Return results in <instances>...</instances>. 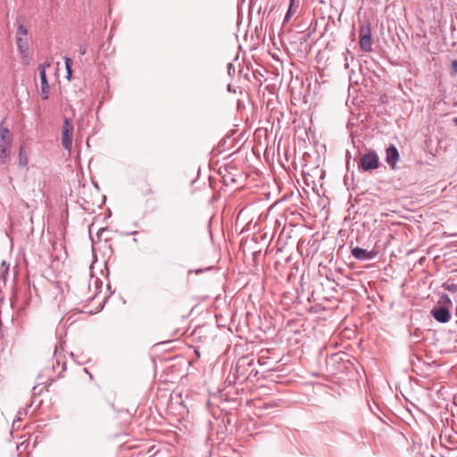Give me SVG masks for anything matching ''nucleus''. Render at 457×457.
I'll return each instance as SVG.
<instances>
[{"label":"nucleus","mask_w":457,"mask_h":457,"mask_svg":"<svg viewBox=\"0 0 457 457\" xmlns=\"http://www.w3.org/2000/svg\"><path fill=\"white\" fill-rule=\"evenodd\" d=\"M360 47L364 52L372 51L370 25H361L360 29Z\"/></svg>","instance_id":"3"},{"label":"nucleus","mask_w":457,"mask_h":457,"mask_svg":"<svg viewBox=\"0 0 457 457\" xmlns=\"http://www.w3.org/2000/svg\"><path fill=\"white\" fill-rule=\"evenodd\" d=\"M211 427L212 428H222L226 427V424L224 423V420H222L221 422H218L216 424L211 423Z\"/></svg>","instance_id":"22"},{"label":"nucleus","mask_w":457,"mask_h":457,"mask_svg":"<svg viewBox=\"0 0 457 457\" xmlns=\"http://www.w3.org/2000/svg\"><path fill=\"white\" fill-rule=\"evenodd\" d=\"M79 51L81 55H84L87 53V47L85 46H79Z\"/></svg>","instance_id":"25"},{"label":"nucleus","mask_w":457,"mask_h":457,"mask_svg":"<svg viewBox=\"0 0 457 457\" xmlns=\"http://www.w3.org/2000/svg\"><path fill=\"white\" fill-rule=\"evenodd\" d=\"M210 237H211V238H212V233L211 230H210Z\"/></svg>","instance_id":"33"},{"label":"nucleus","mask_w":457,"mask_h":457,"mask_svg":"<svg viewBox=\"0 0 457 457\" xmlns=\"http://www.w3.org/2000/svg\"><path fill=\"white\" fill-rule=\"evenodd\" d=\"M224 432H225L224 430H221L220 432L219 430H217V435H220V434L223 435V434H225Z\"/></svg>","instance_id":"30"},{"label":"nucleus","mask_w":457,"mask_h":457,"mask_svg":"<svg viewBox=\"0 0 457 457\" xmlns=\"http://www.w3.org/2000/svg\"><path fill=\"white\" fill-rule=\"evenodd\" d=\"M49 66H50V62H45V63L39 64L38 67H37L38 72L40 73V68L41 67H43L44 68V71H46V67H49Z\"/></svg>","instance_id":"24"},{"label":"nucleus","mask_w":457,"mask_h":457,"mask_svg":"<svg viewBox=\"0 0 457 457\" xmlns=\"http://www.w3.org/2000/svg\"><path fill=\"white\" fill-rule=\"evenodd\" d=\"M453 123L457 126V117L453 119Z\"/></svg>","instance_id":"31"},{"label":"nucleus","mask_w":457,"mask_h":457,"mask_svg":"<svg viewBox=\"0 0 457 457\" xmlns=\"http://www.w3.org/2000/svg\"><path fill=\"white\" fill-rule=\"evenodd\" d=\"M195 273H196V274L200 273V270H195Z\"/></svg>","instance_id":"34"},{"label":"nucleus","mask_w":457,"mask_h":457,"mask_svg":"<svg viewBox=\"0 0 457 457\" xmlns=\"http://www.w3.org/2000/svg\"><path fill=\"white\" fill-rule=\"evenodd\" d=\"M378 167V156L375 152H370L361 157L359 168L363 171L375 170Z\"/></svg>","instance_id":"4"},{"label":"nucleus","mask_w":457,"mask_h":457,"mask_svg":"<svg viewBox=\"0 0 457 457\" xmlns=\"http://www.w3.org/2000/svg\"><path fill=\"white\" fill-rule=\"evenodd\" d=\"M204 116L207 121H212L217 116V107L212 104L209 96H206L204 101Z\"/></svg>","instance_id":"8"},{"label":"nucleus","mask_w":457,"mask_h":457,"mask_svg":"<svg viewBox=\"0 0 457 457\" xmlns=\"http://www.w3.org/2000/svg\"><path fill=\"white\" fill-rule=\"evenodd\" d=\"M27 415V410L26 409H21L18 412H17V415H16V418L14 419L13 422H12V428H14L15 426V423L19 420H23V418Z\"/></svg>","instance_id":"20"},{"label":"nucleus","mask_w":457,"mask_h":457,"mask_svg":"<svg viewBox=\"0 0 457 457\" xmlns=\"http://www.w3.org/2000/svg\"><path fill=\"white\" fill-rule=\"evenodd\" d=\"M12 140V133L0 125V162L2 163H5L11 154Z\"/></svg>","instance_id":"1"},{"label":"nucleus","mask_w":457,"mask_h":457,"mask_svg":"<svg viewBox=\"0 0 457 457\" xmlns=\"http://www.w3.org/2000/svg\"><path fill=\"white\" fill-rule=\"evenodd\" d=\"M64 62H65V68L67 71V79H71V74H72V71H71L72 60L70 57H64Z\"/></svg>","instance_id":"17"},{"label":"nucleus","mask_w":457,"mask_h":457,"mask_svg":"<svg viewBox=\"0 0 457 457\" xmlns=\"http://www.w3.org/2000/svg\"><path fill=\"white\" fill-rule=\"evenodd\" d=\"M351 253L355 259L360 260V261L372 260L377 255V252L368 251V250L362 249L359 246L353 247L351 250Z\"/></svg>","instance_id":"6"},{"label":"nucleus","mask_w":457,"mask_h":457,"mask_svg":"<svg viewBox=\"0 0 457 457\" xmlns=\"http://www.w3.org/2000/svg\"><path fill=\"white\" fill-rule=\"evenodd\" d=\"M442 287L452 293L457 292V283L451 278L443 283Z\"/></svg>","instance_id":"14"},{"label":"nucleus","mask_w":457,"mask_h":457,"mask_svg":"<svg viewBox=\"0 0 457 457\" xmlns=\"http://www.w3.org/2000/svg\"><path fill=\"white\" fill-rule=\"evenodd\" d=\"M299 8V0H289V7L284 18V23L289 21L291 17L296 12Z\"/></svg>","instance_id":"13"},{"label":"nucleus","mask_w":457,"mask_h":457,"mask_svg":"<svg viewBox=\"0 0 457 457\" xmlns=\"http://www.w3.org/2000/svg\"><path fill=\"white\" fill-rule=\"evenodd\" d=\"M73 124L70 119L64 118L62 129V145L65 150L71 151L72 145Z\"/></svg>","instance_id":"2"},{"label":"nucleus","mask_w":457,"mask_h":457,"mask_svg":"<svg viewBox=\"0 0 457 457\" xmlns=\"http://www.w3.org/2000/svg\"><path fill=\"white\" fill-rule=\"evenodd\" d=\"M66 367H65V362H62V371L65 370Z\"/></svg>","instance_id":"28"},{"label":"nucleus","mask_w":457,"mask_h":457,"mask_svg":"<svg viewBox=\"0 0 457 457\" xmlns=\"http://www.w3.org/2000/svg\"><path fill=\"white\" fill-rule=\"evenodd\" d=\"M208 179H209V180L211 181V179H212V176H211V175H209V176H208Z\"/></svg>","instance_id":"35"},{"label":"nucleus","mask_w":457,"mask_h":457,"mask_svg":"<svg viewBox=\"0 0 457 457\" xmlns=\"http://www.w3.org/2000/svg\"><path fill=\"white\" fill-rule=\"evenodd\" d=\"M431 316L439 323H447L451 320L450 308L445 306H435L431 312Z\"/></svg>","instance_id":"5"},{"label":"nucleus","mask_w":457,"mask_h":457,"mask_svg":"<svg viewBox=\"0 0 457 457\" xmlns=\"http://www.w3.org/2000/svg\"><path fill=\"white\" fill-rule=\"evenodd\" d=\"M19 164L22 167L27 166L28 164V155L23 147L20 148L19 152Z\"/></svg>","instance_id":"16"},{"label":"nucleus","mask_w":457,"mask_h":457,"mask_svg":"<svg viewBox=\"0 0 457 457\" xmlns=\"http://www.w3.org/2000/svg\"><path fill=\"white\" fill-rule=\"evenodd\" d=\"M439 436L442 444L448 443L452 446L457 445V430H440Z\"/></svg>","instance_id":"7"},{"label":"nucleus","mask_w":457,"mask_h":457,"mask_svg":"<svg viewBox=\"0 0 457 457\" xmlns=\"http://www.w3.org/2000/svg\"><path fill=\"white\" fill-rule=\"evenodd\" d=\"M195 353L197 357H200V351L198 349H195Z\"/></svg>","instance_id":"27"},{"label":"nucleus","mask_w":457,"mask_h":457,"mask_svg":"<svg viewBox=\"0 0 457 457\" xmlns=\"http://www.w3.org/2000/svg\"><path fill=\"white\" fill-rule=\"evenodd\" d=\"M451 67H452V73H453V75L457 74V60H453L452 62Z\"/></svg>","instance_id":"23"},{"label":"nucleus","mask_w":457,"mask_h":457,"mask_svg":"<svg viewBox=\"0 0 457 457\" xmlns=\"http://www.w3.org/2000/svg\"><path fill=\"white\" fill-rule=\"evenodd\" d=\"M16 42H17L18 49H19L20 53L21 54L22 59L26 61V63H28V59H29V54L28 39L26 37H16Z\"/></svg>","instance_id":"10"},{"label":"nucleus","mask_w":457,"mask_h":457,"mask_svg":"<svg viewBox=\"0 0 457 457\" xmlns=\"http://www.w3.org/2000/svg\"><path fill=\"white\" fill-rule=\"evenodd\" d=\"M40 83H41V96L44 100H47L49 98V84L46 79V73L44 71V68H40Z\"/></svg>","instance_id":"11"},{"label":"nucleus","mask_w":457,"mask_h":457,"mask_svg":"<svg viewBox=\"0 0 457 457\" xmlns=\"http://www.w3.org/2000/svg\"><path fill=\"white\" fill-rule=\"evenodd\" d=\"M452 305H453V303H452L451 298L448 296V295L443 294L440 296V299L438 301V305L437 306H445V307L451 308Z\"/></svg>","instance_id":"15"},{"label":"nucleus","mask_w":457,"mask_h":457,"mask_svg":"<svg viewBox=\"0 0 457 457\" xmlns=\"http://www.w3.org/2000/svg\"><path fill=\"white\" fill-rule=\"evenodd\" d=\"M220 260V254L217 251H215L214 256L212 260L204 262V263H202V273L205 270H216L218 271V268L215 266L216 263H218Z\"/></svg>","instance_id":"12"},{"label":"nucleus","mask_w":457,"mask_h":457,"mask_svg":"<svg viewBox=\"0 0 457 457\" xmlns=\"http://www.w3.org/2000/svg\"><path fill=\"white\" fill-rule=\"evenodd\" d=\"M248 358L247 357H243L240 359V362H245Z\"/></svg>","instance_id":"29"},{"label":"nucleus","mask_w":457,"mask_h":457,"mask_svg":"<svg viewBox=\"0 0 457 457\" xmlns=\"http://www.w3.org/2000/svg\"><path fill=\"white\" fill-rule=\"evenodd\" d=\"M386 163L392 167L395 168V164L399 159V153L397 148L394 145H390L386 148Z\"/></svg>","instance_id":"9"},{"label":"nucleus","mask_w":457,"mask_h":457,"mask_svg":"<svg viewBox=\"0 0 457 457\" xmlns=\"http://www.w3.org/2000/svg\"><path fill=\"white\" fill-rule=\"evenodd\" d=\"M27 34H28V29L22 24L19 25L18 30H17V37H24L27 36Z\"/></svg>","instance_id":"21"},{"label":"nucleus","mask_w":457,"mask_h":457,"mask_svg":"<svg viewBox=\"0 0 457 457\" xmlns=\"http://www.w3.org/2000/svg\"><path fill=\"white\" fill-rule=\"evenodd\" d=\"M38 386H34L33 387V394L34 395H40L41 393V389L37 390Z\"/></svg>","instance_id":"26"},{"label":"nucleus","mask_w":457,"mask_h":457,"mask_svg":"<svg viewBox=\"0 0 457 457\" xmlns=\"http://www.w3.org/2000/svg\"><path fill=\"white\" fill-rule=\"evenodd\" d=\"M63 351L62 344H60L59 346H55L54 355L55 357V362L56 365L59 366L62 362V361L59 358V355H61L62 352Z\"/></svg>","instance_id":"18"},{"label":"nucleus","mask_w":457,"mask_h":457,"mask_svg":"<svg viewBox=\"0 0 457 457\" xmlns=\"http://www.w3.org/2000/svg\"><path fill=\"white\" fill-rule=\"evenodd\" d=\"M451 420H449V418L446 417L445 420L447 421V425L445 427H450V428H457V417H455L453 414H451Z\"/></svg>","instance_id":"19"},{"label":"nucleus","mask_w":457,"mask_h":457,"mask_svg":"<svg viewBox=\"0 0 457 457\" xmlns=\"http://www.w3.org/2000/svg\"><path fill=\"white\" fill-rule=\"evenodd\" d=\"M200 176V168L197 170V177Z\"/></svg>","instance_id":"32"}]
</instances>
